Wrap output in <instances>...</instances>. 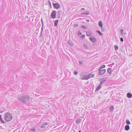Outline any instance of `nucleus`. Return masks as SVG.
Listing matches in <instances>:
<instances>
[{
	"mask_svg": "<svg viewBox=\"0 0 132 132\" xmlns=\"http://www.w3.org/2000/svg\"><path fill=\"white\" fill-rule=\"evenodd\" d=\"M87 21H88V22H89V20H87Z\"/></svg>",
	"mask_w": 132,
	"mask_h": 132,
	"instance_id": "603ef678",
	"label": "nucleus"
},
{
	"mask_svg": "<svg viewBox=\"0 0 132 132\" xmlns=\"http://www.w3.org/2000/svg\"><path fill=\"white\" fill-rule=\"evenodd\" d=\"M85 13V14H87V15H88V14H89V12L88 11H86V12Z\"/></svg>",
	"mask_w": 132,
	"mask_h": 132,
	"instance_id": "a19ab883",
	"label": "nucleus"
},
{
	"mask_svg": "<svg viewBox=\"0 0 132 132\" xmlns=\"http://www.w3.org/2000/svg\"><path fill=\"white\" fill-rule=\"evenodd\" d=\"M101 86L100 85H99L96 88L95 91H98L101 88Z\"/></svg>",
	"mask_w": 132,
	"mask_h": 132,
	"instance_id": "ddd939ff",
	"label": "nucleus"
},
{
	"mask_svg": "<svg viewBox=\"0 0 132 132\" xmlns=\"http://www.w3.org/2000/svg\"><path fill=\"white\" fill-rule=\"evenodd\" d=\"M115 49L116 50H117L118 49V46L115 45L114 46Z\"/></svg>",
	"mask_w": 132,
	"mask_h": 132,
	"instance_id": "bb28decb",
	"label": "nucleus"
},
{
	"mask_svg": "<svg viewBox=\"0 0 132 132\" xmlns=\"http://www.w3.org/2000/svg\"><path fill=\"white\" fill-rule=\"evenodd\" d=\"M111 68H109L107 69V72H108L109 74H111Z\"/></svg>",
	"mask_w": 132,
	"mask_h": 132,
	"instance_id": "4468645a",
	"label": "nucleus"
},
{
	"mask_svg": "<svg viewBox=\"0 0 132 132\" xmlns=\"http://www.w3.org/2000/svg\"><path fill=\"white\" fill-rule=\"evenodd\" d=\"M96 32H97V33H98V34H99V35H100V36H102V34L100 32V31H97Z\"/></svg>",
	"mask_w": 132,
	"mask_h": 132,
	"instance_id": "5701e85b",
	"label": "nucleus"
},
{
	"mask_svg": "<svg viewBox=\"0 0 132 132\" xmlns=\"http://www.w3.org/2000/svg\"><path fill=\"white\" fill-rule=\"evenodd\" d=\"M101 69H102L100 67V68L98 70L99 72H100L101 70H102Z\"/></svg>",
	"mask_w": 132,
	"mask_h": 132,
	"instance_id": "c03bdc74",
	"label": "nucleus"
},
{
	"mask_svg": "<svg viewBox=\"0 0 132 132\" xmlns=\"http://www.w3.org/2000/svg\"><path fill=\"white\" fill-rule=\"evenodd\" d=\"M59 16L58 17V18H59Z\"/></svg>",
	"mask_w": 132,
	"mask_h": 132,
	"instance_id": "8fccbe9b",
	"label": "nucleus"
},
{
	"mask_svg": "<svg viewBox=\"0 0 132 132\" xmlns=\"http://www.w3.org/2000/svg\"><path fill=\"white\" fill-rule=\"evenodd\" d=\"M43 27H42L41 28V32L40 33V35H43Z\"/></svg>",
	"mask_w": 132,
	"mask_h": 132,
	"instance_id": "7c9ffc66",
	"label": "nucleus"
},
{
	"mask_svg": "<svg viewBox=\"0 0 132 132\" xmlns=\"http://www.w3.org/2000/svg\"><path fill=\"white\" fill-rule=\"evenodd\" d=\"M102 28H101V31H103V32H104L105 31V29H104L102 27H101Z\"/></svg>",
	"mask_w": 132,
	"mask_h": 132,
	"instance_id": "c9c22d12",
	"label": "nucleus"
},
{
	"mask_svg": "<svg viewBox=\"0 0 132 132\" xmlns=\"http://www.w3.org/2000/svg\"><path fill=\"white\" fill-rule=\"evenodd\" d=\"M76 70H75L74 72H73V74L74 75H77L78 74V72L76 71H75Z\"/></svg>",
	"mask_w": 132,
	"mask_h": 132,
	"instance_id": "cd10ccee",
	"label": "nucleus"
},
{
	"mask_svg": "<svg viewBox=\"0 0 132 132\" xmlns=\"http://www.w3.org/2000/svg\"><path fill=\"white\" fill-rule=\"evenodd\" d=\"M59 22L58 20H56L55 21V22L54 23V26L56 27L57 26V24Z\"/></svg>",
	"mask_w": 132,
	"mask_h": 132,
	"instance_id": "1a4fd4ad",
	"label": "nucleus"
},
{
	"mask_svg": "<svg viewBox=\"0 0 132 132\" xmlns=\"http://www.w3.org/2000/svg\"><path fill=\"white\" fill-rule=\"evenodd\" d=\"M43 35H40V36L39 37H40L41 38H42V37L43 36Z\"/></svg>",
	"mask_w": 132,
	"mask_h": 132,
	"instance_id": "49530a36",
	"label": "nucleus"
},
{
	"mask_svg": "<svg viewBox=\"0 0 132 132\" xmlns=\"http://www.w3.org/2000/svg\"><path fill=\"white\" fill-rule=\"evenodd\" d=\"M127 97L128 98H130L132 97V94L130 93H128L127 94Z\"/></svg>",
	"mask_w": 132,
	"mask_h": 132,
	"instance_id": "9b49d317",
	"label": "nucleus"
},
{
	"mask_svg": "<svg viewBox=\"0 0 132 132\" xmlns=\"http://www.w3.org/2000/svg\"><path fill=\"white\" fill-rule=\"evenodd\" d=\"M88 77H89V78H90L94 77V75L93 74H90L88 75Z\"/></svg>",
	"mask_w": 132,
	"mask_h": 132,
	"instance_id": "a211bd4d",
	"label": "nucleus"
},
{
	"mask_svg": "<svg viewBox=\"0 0 132 132\" xmlns=\"http://www.w3.org/2000/svg\"><path fill=\"white\" fill-rule=\"evenodd\" d=\"M86 35L88 36H89L92 35V34L90 31H88L86 32Z\"/></svg>",
	"mask_w": 132,
	"mask_h": 132,
	"instance_id": "2eb2a0df",
	"label": "nucleus"
},
{
	"mask_svg": "<svg viewBox=\"0 0 132 132\" xmlns=\"http://www.w3.org/2000/svg\"><path fill=\"white\" fill-rule=\"evenodd\" d=\"M105 65L104 64L101 66L100 67L102 69L103 68H105Z\"/></svg>",
	"mask_w": 132,
	"mask_h": 132,
	"instance_id": "c756f323",
	"label": "nucleus"
},
{
	"mask_svg": "<svg viewBox=\"0 0 132 132\" xmlns=\"http://www.w3.org/2000/svg\"><path fill=\"white\" fill-rule=\"evenodd\" d=\"M106 72V70L105 69H102L100 72H99L98 74L100 75H101L104 74Z\"/></svg>",
	"mask_w": 132,
	"mask_h": 132,
	"instance_id": "39448f33",
	"label": "nucleus"
},
{
	"mask_svg": "<svg viewBox=\"0 0 132 132\" xmlns=\"http://www.w3.org/2000/svg\"><path fill=\"white\" fill-rule=\"evenodd\" d=\"M126 123L128 125L130 124V122L128 120H127L126 121Z\"/></svg>",
	"mask_w": 132,
	"mask_h": 132,
	"instance_id": "4be33fe9",
	"label": "nucleus"
},
{
	"mask_svg": "<svg viewBox=\"0 0 132 132\" xmlns=\"http://www.w3.org/2000/svg\"><path fill=\"white\" fill-rule=\"evenodd\" d=\"M120 33L121 35H122L123 34H126V33H124L123 30V29H121L120 30Z\"/></svg>",
	"mask_w": 132,
	"mask_h": 132,
	"instance_id": "f3484780",
	"label": "nucleus"
},
{
	"mask_svg": "<svg viewBox=\"0 0 132 132\" xmlns=\"http://www.w3.org/2000/svg\"><path fill=\"white\" fill-rule=\"evenodd\" d=\"M85 35L84 34L82 35L81 37V38H84L85 37Z\"/></svg>",
	"mask_w": 132,
	"mask_h": 132,
	"instance_id": "72a5a7b5",
	"label": "nucleus"
},
{
	"mask_svg": "<svg viewBox=\"0 0 132 132\" xmlns=\"http://www.w3.org/2000/svg\"><path fill=\"white\" fill-rule=\"evenodd\" d=\"M130 129L129 126L128 125H126L125 127V130H126L127 131L129 130Z\"/></svg>",
	"mask_w": 132,
	"mask_h": 132,
	"instance_id": "9d476101",
	"label": "nucleus"
},
{
	"mask_svg": "<svg viewBox=\"0 0 132 132\" xmlns=\"http://www.w3.org/2000/svg\"><path fill=\"white\" fill-rule=\"evenodd\" d=\"M12 115L10 113H7L5 114L4 119L6 121H10L12 119Z\"/></svg>",
	"mask_w": 132,
	"mask_h": 132,
	"instance_id": "f03ea898",
	"label": "nucleus"
},
{
	"mask_svg": "<svg viewBox=\"0 0 132 132\" xmlns=\"http://www.w3.org/2000/svg\"><path fill=\"white\" fill-rule=\"evenodd\" d=\"M89 78V77H88V76H83V77L82 78V80H87Z\"/></svg>",
	"mask_w": 132,
	"mask_h": 132,
	"instance_id": "6e6552de",
	"label": "nucleus"
},
{
	"mask_svg": "<svg viewBox=\"0 0 132 132\" xmlns=\"http://www.w3.org/2000/svg\"><path fill=\"white\" fill-rule=\"evenodd\" d=\"M83 47L84 48L86 49H88V47L85 44H84L83 45Z\"/></svg>",
	"mask_w": 132,
	"mask_h": 132,
	"instance_id": "393cba45",
	"label": "nucleus"
},
{
	"mask_svg": "<svg viewBox=\"0 0 132 132\" xmlns=\"http://www.w3.org/2000/svg\"><path fill=\"white\" fill-rule=\"evenodd\" d=\"M81 28H83L85 29H86L87 28V27H86L84 26L83 25H82L81 26Z\"/></svg>",
	"mask_w": 132,
	"mask_h": 132,
	"instance_id": "c85d7f7f",
	"label": "nucleus"
},
{
	"mask_svg": "<svg viewBox=\"0 0 132 132\" xmlns=\"http://www.w3.org/2000/svg\"><path fill=\"white\" fill-rule=\"evenodd\" d=\"M61 12V11H58L57 12V15H59H59H60V13Z\"/></svg>",
	"mask_w": 132,
	"mask_h": 132,
	"instance_id": "ea45409f",
	"label": "nucleus"
},
{
	"mask_svg": "<svg viewBox=\"0 0 132 132\" xmlns=\"http://www.w3.org/2000/svg\"><path fill=\"white\" fill-rule=\"evenodd\" d=\"M41 21L42 24V27H43L44 23H43V19L42 18H41Z\"/></svg>",
	"mask_w": 132,
	"mask_h": 132,
	"instance_id": "a878e982",
	"label": "nucleus"
},
{
	"mask_svg": "<svg viewBox=\"0 0 132 132\" xmlns=\"http://www.w3.org/2000/svg\"><path fill=\"white\" fill-rule=\"evenodd\" d=\"M120 40L121 42H123V39L121 37L120 38Z\"/></svg>",
	"mask_w": 132,
	"mask_h": 132,
	"instance_id": "79ce46f5",
	"label": "nucleus"
},
{
	"mask_svg": "<svg viewBox=\"0 0 132 132\" xmlns=\"http://www.w3.org/2000/svg\"><path fill=\"white\" fill-rule=\"evenodd\" d=\"M18 100L23 104H27L29 103L30 101L32 100V98L28 95H19L17 97Z\"/></svg>",
	"mask_w": 132,
	"mask_h": 132,
	"instance_id": "f257e3e1",
	"label": "nucleus"
},
{
	"mask_svg": "<svg viewBox=\"0 0 132 132\" xmlns=\"http://www.w3.org/2000/svg\"><path fill=\"white\" fill-rule=\"evenodd\" d=\"M85 10V9L84 8H82L81 9V11H82V10Z\"/></svg>",
	"mask_w": 132,
	"mask_h": 132,
	"instance_id": "a18cd8bd",
	"label": "nucleus"
},
{
	"mask_svg": "<svg viewBox=\"0 0 132 132\" xmlns=\"http://www.w3.org/2000/svg\"><path fill=\"white\" fill-rule=\"evenodd\" d=\"M3 112V111L0 112L1 113H2Z\"/></svg>",
	"mask_w": 132,
	"mask_h": 132,
	"instance_id": "09e8293b",
	"label": "nucleus"
},
{
	"mask_svg": "<svg viewBox=\"0 0 132 132\" xmlns=\"http://www.w3.org/2000/svg\"><path fill=\"white\" fill-rule=\"evenodd\" d=\"M28 17V16H26V18H27Z\"/></svg>",
	"mask_w": 132,
	"mask_h": 132,
	"instance_id": "de8ad7c7",
	"label": "nucleus"
},
{
	"mask_svg": "<svg viewBox=\"0 0 132 132\" xmlns=\"http://www.w3.org/2000/svg\"><path fill=\"white\" fill-rule=\"evenodd\" d=\"M85 13H82L80 15H81V16H84L85 15Z\"/></svg>",
	"mask_w": 132,
	"mask_h": 132,
	"instance_id": "58836bf2",
	"label": "nucleus"
},
{
	"mask_svg": "<svg viewBox=\"0 0 132 132\" xmlns=\"http://www.w3.org/2000/svg\"><path fill=\"white\" fill-rule=\"evenodd\" d=\"M79 63H80L81 64H82L83 62L81 61H79Z\"/></svg>",
	"mask_w": 132,
	"mask_h": 132,
	"instance_id": "37998d69",
	"label": "nucleus"
},
{
	"mask_svg": "<svg viewBox=\"0 0 132 132\" xmlns=\"http://www.w3.org/2000/svg\"><path fill=\"white\" fill-rule=\"evenodd\" d=\"M48 5L50 6V9L52 7V6L51 2L49 0H48Z\"/></svg>",
	"mask_w": 132,
	"mask_h": 132,
	"instance_id": "412c9836",
	"label": "nucleus"
},
{
	"mask_svg": "<svg viewBox=\"0 0 132 132\" xmlns=\"http://www.w3.org/2000/svg\"><path fill=\"white\" fill-rule=\"evenodd\" d=\"M56 11L54 10L52 13L51 16L52 19H55L56 18Z\"/></svg>",
	"mask_w": 132,
	"mask_h": 132,
	"instance_id": "7ed1b4c3",
	"label": "nucleus"
},
{
	"mask_svg": "<svg viewBox=\"0 0 132 132\" xmlns=\"http://www.w3.org/2000/svg\"><path fill=\"white\" fill-rule=\"evenodd\" d=\"M81 132V131L80 130L79 131V132Z\"/></svg>",
	"mask_w": 132,
	"mask_h": 132,
	"instance_id": "3c124183",
	"label": "nucleus"
},
{
	"mask_svg": "<svg viewBox=\"0 0 132 132\" xmlns=\"http://www.w3.org/2000/svg\"><path fill=\"white\" fill-rule=\"evenodd\" d=\"M40 127L42 128H45V126H43V125H42Z\"/></svg>",
	"mask_w": 132,
	"mask_h": 132,
	"instance_id": "e433bc0d",
	"label": "nucleus"
},
{
	"mask_svg": "<svg viewBox=\"0 0 132 132\" xmlns=\"http://www.w3.org/2000/svg\"><path fill=\"white\" fill-rule=\"evenodd\" d=\"M0 120L3 123H5V122L3 121L2 119V117H1V115H0Z\"/></svg>",
	"mask_w": 132,
	"mask_h": 132,
	"instance_id": "6ab92c4d",
	"label": "nucleus"
},
{
	"mask_svg": "<svg viewBox=\"0 0 132 132\" xmlns=\"http://www.w3.org/2000/svg\"><path fill=\"white\" fill-rule=\"evenodd\" d=\"M82 33L80 31H79L78 33V34L79 35H81L82 34Z\"/></svg>",
	"mask_w": 132,
	"mask_h": 132,
	"instance_id": "4c0bfd02",
	"label": "nucleus"
},
{
	"mask_svg": "<svg viewBox=\"0 0 132 132\" xmlns=\"http://www.w3.org/2000/svg\"><path fill=\"white\" fill-rule=\"evenodd\" d=\"M106 81V80H104L103 81H101V82H100V83L99 85H100L101 86V85L104 82H105Z\"/></svg>",
	"mask_w": 132,
	"mask_h": 132,
	"instance_id": "b1692460",
	"label": "nucleus"
},
{
	"mask_svg": "<svg viewBox=\"0 0 132 132\" xmlns=\"http://www.w3.org/2000/svg\"><path fill=\"white\" fill-rule=\"evenodd\" d=\"M81 120L80 119H78V120H76V123H79L80 122H81Z\"/></svg>",
	"mask_w": 132,
	"mask_h": 132,
	"instance_id": "aec40b11",
	"label": "nucleus"
},
{
	"mask_svg": "<svg viewBox=\"0 0 132 132\" xmlns=\"http://www.w3.org/2000/svg\"><path fill=\"white\" fill-rule=\"evenodd\" d=\"M68 44L70 45V46H73V44L72 42L70 40H68Z\"/></svg>",
	"mask_w": 132,
	"mask_h": 132,
	"instance_id": "0eeeda50",
	"label": "nucleus"
},
{
	"mask_svg": "<svg viewBox=\"0 0 132 132\" xmlns=\"http://www.w3.org/2000/svg\"><path fill=\"white\" fill-rule=\"evenodd\" d=\"M89 39L93 42H95L96 39L94 38L93 37H89Z\"/></svg>",
	"mask_w": 132,
	"mask_h": 132,
	"instance_id": "423d86ee",
	"label": "nucleus"
},
{
	"mask_svg": "<svg viewBox=\"0 0 132 132\" xmlns=\"http://www.w3.org/2000/svg\"><path fill=\"white\" fill-rule=\"evenodd\" d=\"M35 128H32L31 129V130L33 132H34L35 131Z\"/></svg>",
	"mask_w": 132,
	"mask_h": 132,
	"instance_id": "f704fd0d",
	"label": "nucleus"
},
{
	"mask_svg": "<svg viewBox=\"0 0 132 132\" xmlns=\"http://www.w3.org/2000/svg\"><path fill=\"white\" fill-rule=\"evenodd\" d=\"M78 24L77 23H76L74 24L73 25V27H76L78 26Z\"/></svg>",
	"mask_w": 132,
	"mask_h": 132,
	"instance_id": "473e14b6",
	"label": "nucleus"
},
{
	"mask_svg": "<svg viewBox=\"0 0 132 132\" xmlns=\"http://www.w3.org/2000/svg\"><path fill=\"white\" fill-rule=\"evenodd\" d=\"M53 5L54 8L58 9L60 7V5L58 3H53Z\"/></svg>",
	"mask_w": 132,
	"mask_h": 132,
	"instance_id": "20e7f679",
	"label": "nucleus"
},
{
	"mask_svg": "<svg viewBox=\"0 0 132 132\" xmlns=\"http://www.w3.org/2000/svg\"><path fill=\"white\" fill-rule=\"evenodd\" d=\"M43 125H46L47 124V123L46 122H44L43 123Z\"/></svg>",
	"mask_w": 132,
	"mask_h": 132,
	"instance_id": "2f4dec72",
	"label": "nucleus"
},
{
	"mask_svg": "<svg viewBox=\"0 0 132 132\" xmlns=\"http://www.w3.org/2000/svg\"><path fill=\"white\" fill-rule=\"evenodd\" d=\"M114 109V107L113 105L111 106L109 108L111 112H112Z\"/></svg>",
	"mask_w": 132,
	"mask_h": 132,
	"instance_id": "f8f14e48",
	"label": "nucleus"
},
{
	"mask_svg": "<svg viewBox=\"0 0 132 132\" xmlns=\"http://www.w3.org/2000/svg\"><path fill=\"white\" fill-rule=\"evenodd\" d=\"M98 25L101 27H102L103 26V24L101 21H100L99 22Z\"/></svg>",
	"mask_w": 132,
	"mask_h": 132,
	"instance_id": "dca6fc26",
	"label": "nucleus"
}]
</instances>
